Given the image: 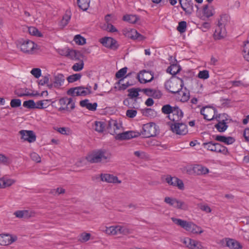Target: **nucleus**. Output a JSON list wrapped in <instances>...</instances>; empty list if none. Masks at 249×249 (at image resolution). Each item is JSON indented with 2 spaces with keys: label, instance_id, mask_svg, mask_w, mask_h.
Returning <instances> with one entry per match:
<instances>
[{
  "label": "nucleus",
  "instance_id": "nucleus-1",
  "mask_svg": "<svg viewBox=\"0 0 249 249\" xmlns=\"http://www.w3.org/2000/svg\"><path fill=\"white\" fill-rule=\"evenodd\" d=\"M75 100L72 97L64 96L52 102V106L58 112L70 113L75 108Z\"/></svg>",
  "mask_w": 249,
  "mask_h": 249
},
{
  "label": "nucleus",
  "instance_id": "nucleus-2",
  "mask_svg": "<svg viewBox=\"0 0 249 249\" xmlns=\"http://www.w3.org/2000/svg\"><path fill=\"white\" fill-rule=\"evenodd\" d=\"M17 46L22 53L27 54H34L38 50V45L29 39L18 41Z\"/></svg>",
  "mask_w": 249,
  "mask_h": 249
},
{
  "label": "nucleus",
  "instance_id": "nucleus-3",
  "mask_svg": "<svg viewBox=\"0 0 249 249\" xmlns=\"http://www.w3.org/2000/svg\"><path fill=\"white\" fill-rule=\"evenodd\" d=\"M111 157V154L108 152L98 151L88 155L86 159L90 162L97 163L102 161L105 162L109 161Z\"/></svg>",
  "mask_w": 249,
  "mask_h": 249
},
{
  "label": "nucleus",
  "instance_id": "nucleus-4",
  "mask_svg": "<svg viewBox=\"0 0 249 249\" xmlns=\"http://www.w3.org/2000/svg\"><path fill=\"white\" fill-rule=\"evenodd\" d=\"M183 86V80L178 77H174L167 81L165 83L167 90L172 93H177L182 89Z\"/></svg>",
  "mask_w": 249,
  "mask_h": 249
},
{
  "label": "nucleus",
  "instance_id": "nucleus-5",
  "mask_svg": "<svg viewBox=\"0 0 249 249\" xmlns=\"http://www.w3.org/2000/svg\"><path fill=\"white\" fill-rule=\"evenodd\" d=\"M203 145L207 150L214 152L216 153H220L224 155H227L229 154L227 148L219 143H214L210 142L203 143Z\"/></svg>",
  "mask_w": 249,
  "mask_h": 249
},
{
  "label": "nucleus",
  "instance_id": "nucleus-6",
  "mask_svg": "<svg viewBox=\"0 0 249 249\" xmlns=\"http://www.w3.org/2000/svg\"><path fill=\"white\" fill-rule=\"evenodd\" d=\"M164 201L169 206L177 209L186 211L188 209V205L185 202L175 197L166 196Z\"/></svg>",
  "mask_w": 249,
  "mask_h": 249
},
{
  "label": "nucleus",
  "instance_id": "nucleus-7",
  "mask_svg": "<svg viewBox=\"0 0 249 249\" xmlns=\"http://www.w3.org/2000/svg\"><path fill=\"white\" fill-rule=\"evenodd\" d=\"M91 93V87H77L70 89L67 91V94L72 96H85Z\"/></svg>",
  "mask_w": 249,
  "mask_h": 249
},
{
  "label": "nucleus",
  "instance_id": "nucleus-8",
  "mask_svg": "<svg viewBox=\"0 0 249 249\" xmlns=\"http://www.w3.org/2000/svg\"><path fill=\"white\" fill-rule=\"evenodd\" d=\"M103 231L108 235H115L118 234L126 233L128 232V229L122 225H114L106 226V229Z\"/></svg>",
  "mask_w": 249,
  "mask_h": 249
},
{
  "label": "nucleus",
  "instance_id": "nucleus-9",
  "mask_svg": "<svg viewBox=\"0 0 249 249\" xmlns=\"http://www.w3.org/2000/svg\"><path fill=\"white\" fill-rule=\"evenodd\" d=\"M158 126L154 123L144 124L142 126V134L145 137H153L156 135Z\"/></svg>",
  "mask_w": 249,
  "mask_h": 249
},
{
  "label": "nucleus",
  "instance_id": "nucleus-10",
  "mask_svg": "<svg viewBox=\"0 0 249 249\" xmlns=\"http://www.w3.org/2000/svg\"><path fill=\"white\" fill-rule=\"evenodd\" d=\"M123 34L125 37L132 40L142 41L145 39V36L139 33L137 31L134 29L124 28L123 30Z\"/></svg>",
  "mask_w": 249,
  "mask_h": 249
},
{
  "label": "nucleus",
  "instance_id": "nucleus-11",
  "mask_svg": "<svg viewBox=\"0 0 249 249\" xmlns=\"http://www.w3.org/2000/svg\"><path fill=\"white\" fill-rule=\"evenodd\" d=\"M181 242L186 247L189 249H206L203 246L201 242L189 237L183 238L181 239Z\"/></svg>",
  "mask_w": 249,
  "mask_h": 249
},
{
  "label": "nucleus",
  "instance_id": "nucleus-12",
  "mask_svg": "<svg viewBox=\"0 0 249 249\" xmlns=\"http://www.w3.org/2000/svg\"><path fill=\"white\" fill-rule=\"evenodd\" d=\"M107 129L111 135H117L123 131L122 123L115 120H110L108 122Z\"/></svg>",
  "mask_w": 249,
  "mask_h": 249
},
{
  "label": "nucleus",
  "instance_id": "nucleus-13",
  "mask_svg": "<svg viewBox=\"0 0 249 249\" xmlns=\"http://www.w3.org/2000/svg\"><path fill=\"white\" fill-rule=\"evenodd\" d=\"M165 180L169 185L176 187L180 190L184 189V185L182 180L177 177L167 175L165 176Z\"/></svg>",
  "mask_w": 249,
  "mask_h": 249
},
{
  "label": "nucleus",
  "instance_id": "nucleus-14",
  "mask_svg": "<svg viewBox=\"0 0 249 249\" xmlns=\"http://www.w3.org/2000/svg\"><path fill=\"white\" fill-rule=\"evenodd\" d=\"M171 129L173 132L178 135H184L188 132L187 126L183 123H175L171 125Z\"/></svg>",
  "mask_w": 249,
  "mask_h": 249
},
{
  "label": "nucleus",
  "instance_id": "nucleus-15",
  "mask_svg": "<svg viewBox=\"0 0 249 249\" xmlns=\"http://www.w3.org/2000/svg\"><path fill=\"white\" fill-rule=\"evenodd\" d=\"M137 78L141 83L145 84L151 82L154 78V75L151 72L143 70L137 74Z\"/></svg>",
  "mask_w": 249,
  "mask_h": 249
},
{
  "label": "nucleus",
  "instance_id": "nucleus-16",
  "mask_svg": "<svg viewBox=\"0 0 249 249\" xmlns=\"http://www.w3.org/2000/svg\"><path fill=\"white\" fill-rule=\"evenodd\" d=\"M19 133L21 135V139L23 141L32 143L36 141V135L32 130H21Z\"/></svg>",
  "mask_w": 249,
  "mask_h": 249
},
{
  "label": "nucleus",
  "instance_id": "nucleus-17",
  "mask_svg": "<svg viewBox=\"0 0 249 249\" xmlns=\"http://www.w3.org/2000/svg\"><path fill=\"white\" fill-rule=\"evenodd\" d=\"M17 240L16 235L8 233L0 234V245L7 246L11 244Z\"/></svg>",
  "mask_w": 249,
  "mask_h": 249
},
{
  "label": "nucleus",
  "instance_id": "nucleus-18",
  "mask_svg": "<svg viewBox=\"0 0 249 249\" xmlns=\"http://www.w3.org/2000/svg\"><path fill=\"white\" fill-rule=\"evenodd\" d=\"M99 42L105 47L115 50L118 48L117 41L111 37H104L99 40Z\"/></svg>",
  "mask_w": 249,
  "mask_h": 249
},
{
  "label": "nucleus",
  "instance_id": "nucleus-19",
  "mask_svg": "<svg viewBox=\"0 0 249 249\" xmlns=\"http://www.w3.org/2000/svg\"><path fill=\"white\" fill-rule=\"evenodd\" d=\"M216 109L213 107H203L200 111L201 114H202L204 119L208 121H210L214 118Z\"/></svg>",
  "mask_w": 249,
  "mask_h": 249
},
{
  "label": "nucleus",
  "instance_id": "nucleus-20",
  "mask_svg": "<svg viewBox=\"0 0 249 249\" xmlns=\"http://www.w3.org/2000/svg\"><path fill=\"white\" fill-rule=\"evenodd\" d=\"M101 180L108 183L120 184L122 181L118 178L112 174L105 173L100 175Z\"/></svg>",
  "mask_w": 249,
  "mask_h": 249
},
{
  "label": "nucleus",
  "instance_id": "nucleus-21",
  "mask_svg": "<svg viewBox=\"0 0 249 249\" xmlns=\"http://www.w3.org/2000/svg\"><path fill=\"white\" fill-rule=\"evenodd\" d=\"M171 220L175 224L180 226L181 228H183L189 232L191 231L192 226L194 224V223L192 222H188L175 217H172Z\"/></svg>",
  "mask_w": 249,
  "mask_h": 249
},
{
  "label": "nucleus",
  "instance_id": "nucleus-22",
  "mask_svg": "<svg viewBox=\"0 0 249 249\" xmlns=\"http://www.w3.org/2000/svg\"><path fill=\"white\" fill-rule=\"evenodd\" d=\"M140 135L139 132L135 131H126L124 132H121L116 135L115 138L118 140H123L130 139L133 138L137 137Z\"/></svg>",
  "mask_w": 249,
  "mask_h": 249
},
{
  "label": "nucleus",
  "instance_id": "nucleus-23",
  "mask_svg": "<svg viewBox=\"0 0 249 249\" xmlns=\"http://www.w3.org/2000/svg\"><path fill=\"white\" fill-rule=\"evenodd\" d=\"M226 35V29L222 26L220 21H218V27L216 28L213 34V37L215 40H220L223 38Z\"/></svg>",
  "mask_w": 249,
  "mask_h": 249
},
{
  "label": "nucleus",
  "instance_id": "nucleus-24",
  "mask_svg": "<svg viewBox=\"0 0 249 249\" xmlns=\"http://www.w3.org/2000/svg\"><path fill=\"white\" fill-rule=\"evenodd\" d=\"M183 117V112L177 107H175L171 114L168 116L169 119L173 122H178Z\"/></svg>",
  "mask_w": 249,
  "mask_h": 249
},
{
  "label": "nucleus",
  "instance_id": "nucleus-25",
  "mask_svg": "<svg viewBox=\"0 0 249 249\" xmlns=\"http://www.w3.org/2000/svg\"><path fill=\"white\" fill-rule=\"evenodd\" d=\"M226 243V247L230 249H241L242 246L237 240L230 238H225L223 240Z\"/></svg>",
  "mask_w": 249,
  "mask_h": 249
},
{
  "label": "nucleus",
  "instance_id": "nucleus-26",
  "mask_svg": "<svg viewBox=\"0 0 249 249\" xmlns=\"http://www.w3.org/2000/svg\"><path fill=\"white\" fill-rule=\"evenodd\" d=\"M214 9L212 6L209 5H204L202 10V15L201 18L205 19L206 18H209L214 15Z\"/></svg>",
  "mask_w": 249,
  "mask_h": 249
},
{
  "label": "nucleus",
  "instance_id": "nucleus-27",
  "mask_svg": "<svg viewBox=\"0 0 249 249\" xmlns=\"http://www.w3.org/2000/svg\"><path fill=\"white\" fill-rule=\"evenodd\" d=\"M178 1L184 11L186 13H191L193 7L192 0H178Z\"/></svg>",
  "mask_w": 249,
  "mask_h": 249
},
{
  "label": "nucleus",
  "instance_id": "nucleus-28",
  "mask_svg": "<svg viewBox=\"0 0 249 249\" xmlns=\"http://www.w3.org/2000/svg\"><path fill=\"white\" fill-rule=\"evenodd\" d=\"M14 215L18 218H28L31 216V212L28 210H18L14 212Z\"/></svg>",
  "mask_w": 249,
  "mask_h": 249
},
{
  "label": "nucleus",
  "instance_id": "nucleus-29",
  "mask_svg": "<svg viewBox=\"0 0 249 249\" xmlns=\"http://www.w3.org/2000/svg\"><path fill=\"white\" fill-rule=\"evenodd\" d=\"M227 124V119L219 121L218 123L215 125V127L219 132H224L228 128Z\"/></svg>",
  "mask_w": 249,
  "mask_h": 249
},
{
  "label": "nucleus",
  "instance_id": "nucleus-30",
  "mask_svg": "<svg viewBox=\"0 0 249 249\" xmlns=\"http://www.w3.org/2000/svg\"><path fill=\"white\" fill-rule=\"evenodd\" d=\"M242 54L244 59L249 63V41L244 42L242 49Z\"/></svg>",
  "mask_w": 249,
  "mask_h": 249
},
{
  "label": "nucleus",
  "instance_id": "nucleus-31",
  "mask_svg": "<svg viewBox=\"0 0 249 249\" xmlns=\"http://www.w3.org/2000/svg\"><path fill=\"white\" fill-rule=\"evenodd\" d=\"M181 70L180 66L177 64H174L169 66L167 69V72L172 75L177 74Z\"/></svg>",
  "mask_w": 249,
  "mask_h": 249
},
{
  "label": "nucleus",
  "instance_id": "nucleus-32",
  "mask_svg": "<svg viewBox=\"0 0 249 249\" xmlns=\"http://www.w3.org/2000/svg\"><path fill=\"white\" fill-rule=\"evenodd\" d=\"M193 170L197 175L206 174L209 172V169L201 165H196L194 167Z\"/></svg>",
  "mask_w": 249,
  "mask_h": 249
},
{
  "label": "nucleus",
  "instance_id": "nucleus-33",
  "mask_svg": "<svg viewBox=\"0 0 249 249\" xmlns=\"http://www.w3.org/2000/svg\"><path fill=\"white\" fill-rule=\"evenodd\" d=\"M50 100H42L36 102V108L44 109L50 106Z\"/></svg>",
  "mask_w": 249,
  "mask_h": 249
},
{
  "label": "nucleus",
  "instance_id": "nucleus-34",
  "mask_svg": "<svg viewBox=\"0 0 249 249\" xmlns=\"http://www.w3.org/2000/svg\"><path fill=\"white\" fill-rule=\"evenodd\" d=\"M65 81L64 76L62 74H57L54 77V85L55 87H59L63 85Z\"/></svg>",
  "mask_w": 249,
  "mask_h": 249
},
{
  "label": "nucleus",
  "instance_id": "nucleus-35",
  "mask_svg": "<svg viewBox=\"0 0 249 249\" xmlns=\"http://www.w3.org/2000/svg\"><path fill=\"white\" fill-rule=\"evenodd\" d=\"M77 3L79 8L86 11L89 6L90 0H77Z\"/></svg>",
  "mask_w": 249,
  "mask_h": 249
},
{
  "label": "nucleus",
  "instance_id": "nucleus-36",
  "mask_svg": "<svg viewBox=\"0 0 249 249\" xmlns=\"http://www.w3.org/2000/svg\"><path fill=\"white\" fill-rule=\"evenodd\" d=\"M123 19L124 21L130 23H135L138 20V18L137 16L134 15H126L123 17Z\"/></svg>",
  "mask_w": 249,
  "mask_h": 249
},
{
  "label": "nucleus",
  "instance_id": "nucleus-37",
  "mask_svg": "<svg viewBox=\"0 0 249 249\" xmlns=\"http://www.w3.org/2000/svg\"><path fill=\"white\" fill-rule=\"evenodd\" d=\"M2 179L3 188L11 186L16 182L15 179L10 178L8 177H3L2 178Z\"/></svg>",
  "mask_w": 249,
  "mask_h": 249
},
{
  "label": "nucleus",
  "instance_id": "nucleus-38",
  "mask_svg": "<svg viewBox=\"0 0 249 249\" xmlns=\"http://www.w3.org/2000/svg\"><path fill=\"white\" fill-rule=\"evenodd\" d=\"M71 18V15L70 12H67L63 16V18L60 22V25L62 27L66 26Z\"/></svg>",
  "mask_w": 249,
  "mask_h": 249
},
{
  "label": "nucleus",
  "instance_id": "nucleus-39",
  "mask_svg": "<svg viewBox=\"0 0 249 249\" xmlns=\"http://www.w3.org/2000/svg\"><path fill=\"white\" fill-rule=\"evenodd\" d=\"M73 40L76 44L79 45H83L86 43V39L80 35L75 36Z\"/></svg>",
  "mask_w": 249,
  "mask_h": 249
},
{
  "label": "nucleus",
  "instance_id": "nucleus-40",
  "mask_svg": "<svg viewBox=\"0 0 249 249\" xmlns=\"http://www.w3.org/2000/svg\"><path fill=\"white\" fill-rule=\"evenodd\" d=\"M105 128V125L104 122L101 121H96L94 124V129L96 131L102 132Z\"/></svg>",
  "mask_w": 249,
  "mask_h": 249
},
{
  "label": "nucleus",
  "instance_id": "nucleus-41",
  "mask_svg": "<svg viewBox=\"0 0 249 249\" xmlns=\"http://www.w3.org/2000/svg\"><path fill=\"white\" fill-rule=\"evenodd\" d=\"M203 232V230L202 228L194 223L191 227L190 232L193 234H200Z\"/></svg>",
  "mask_w": 249,
  "mask_h": 249
},
{
  "label": "nucleus",
  "instance_id": "nucleus-42",
  "mask_svg": "<svg viewBox=\"0 0 249 249\" xmlns=\"http://www.w3.org/2000/svg\"><path fill=\"white\" fill-rule=\"evenodd\" d=\"M81 76L82 75L80 73H75L69 76L67 80L69 83H73L79 80Z\"/></svg>",
  "mask_w": 249,
  "mask_h": 249
},
{
  "label": "nucleus",
  "instance_id": "nucleus-43",
  "mask_svg": "<svg viewBox=\"0 0 249 249\" xmlns=\"http://www.w3.org/2000/svg\"><path fill=\"white\" fill-rule=\"evenodd\" d=\"M15 93L19 97L27 96L30 94L27 89H18L15 91Z\"/></svg>",
  "mask_w": 249,
  "mask_h": 249
},
{
  "label": "nucleus",
  "instance_id": "nucleus-44",
  "mask_svg": "<svg viewBox=\"0 0 249 249\" xmlns=\"http://www.w3.org/2000/svg\"><path fill=\"white\" fill-rule=\"evenodd\" d=\"M124 79H121L119 81L116 83L115 88H118L119 89H126L129 86V84L128 83H126V84H123Z\"/></svg>",
  "mask_w": 249,
  "mask_h": 249
},
{
  "label": "nucleus",
  "instance_id": "nucleus-45",
  "mask_svg": "<svg viewBox=\"0 0 249 249\" xmlns=\"http://www.w3.org/2000/svg\"><path fill=\"white\" fill-rule=\"evenodd\" d=\"M174 107H171L170 105L163 106L161 108L162 112L165 114H168V117L171 114Z\"/></svg>",
  "mask_w": 249,
  "mask_h": 249
},
{
  "label": "nucleus",
  "instance_id": "nucleus-46",
  "mask_svg": "<svg viewBox=\"0 0 249 249\" xmlns=\"http://www.w3.org/2000/svg\"><path fill=\"white\" fill-rule=\"evenodd\" d=\"M179 92V94L181 96L180 97V101L182 102H185L187 101L190 97V93L189 91H180L178 92Z\"/></svg>",
  "mask_w": 249,
  "mask_h": 249
},
{
  "label": "nucleus",
  "instance_id": "nucleus-47",
  "mask_svg": "<svg viewBox=\"0 0 249 249\" xmlns=\"http://www.w3.org/2000/svg\"><path fill=\"white\" fill-rule=\"evenodd\" d=\"M36 102H35L33 100H32L25 101L23 103V106L24 107L30 109L36 108Z\"/></svg>",
  "mask_w": 249,
  "mask_h": 249
},
{
  "label": "nucleus",
  "instance_id": "nucleus-48",
  "mask_svg": "<svg viewBox=\"0 0 249 249\" xmlns=\"http://www.w3.org/2000/svg\"><path fill=\"white\" fill-rule=\"evenodd\" d=\"M28 32L29 34L31 35L36 36H41V33L38 30L37 28L35 27H30L28 28Z\"/></svg>",
  "mask_w": 249,
  "mask_h": 249
},
{
  "label": "nucleus",
  "instance_id": "nucleus-49",
  "mask_svg": "<svg viewBox=\"0 0 249 249\" xmlns=\"http://www.w3.org/2000/svg\"><path fill=\"white\" fill-rule=\"evenodd\" d=\"M209 72L207 70H203L199 71L197 77L202 79H207L209 78Z\"/></svg>",
  "mask_w": 249,
  "mask_h": 249
},
{
  "label": "nucleus",
  "instance_id": "nucleus-50",
  "mask_svg": "<svg viewBox=\"0 0 249 249\" xmlns=\"http://www.w3.org/2000/svg\"><path fill=\"white\" fill-rule=\"evenodd\" d=\"M84 62L83 61L79 63H75L72 67V69L75 71H81L84 68Z\"/></svg>",
  "mask_w": 249,
  "mask_h": 249
},
{
  "label": "nucleus",
  "instance_id": "nucleus-51",
  "mask_svg": "<svg viewBox=\"0 0 249 249\" xmlns=\"http://www.w3.org/2000/svg\"><path fill=\"white\" fill-rule=\"evenodd\" d=\"M186 26L187 24L186 21H180L178 23V26L177 27V30L180 33H183L185 32Z\"/></svg>",
  "mask_w": 249,
  "mask_h": 249
},
{
  "label": "nucleus",
  "instance_id": "nucleus-52",
  "mask_svg": "<svg viewBox=\"0 0 249 249\" xmlns=\"http://www.w3.org/2000/svg\"><path fill=\"white\" fill-rule=\"evenodd\" d=\"M127 70V68L126 67H124L123 68L121 69L116 73V77L117 78H121L123 77L124 75L126 73Z\"/></svg>",
  "mask_w": 249,
  "mask_h": 249
},
{
  "label": "nucleus",
  "instance_id": "nucleus-53",
  "mask_svg": "<svg viewBox=\"0 0 249 249\" xmlns=\"http://www.w3.org/2000/svg\"><path fill=\"white\" fill-rule=\"evenodd\" d=\"M139 90L137 89H131L128 90V96L131 98L137 97L139 94Z\"/></svg>",
  "mask_w": 249,
  "mask_h": 249
},
{
  "label": "nucleus",
  "instance_id": "nucleus-54",
  "mask_svg": "<svg viewBox=\"0 0 249 249\" xmlns=\"http://www.w3.org/2000/svg\"><path fill=\"white\" fill-rule=\"evenodd\" d=\"M90 236V233L83 232L81 234L79 240L82 242H86L89 240Z\"/></svg>",
  "mask_w": 249,
  "mask_h": 249
},
{
  "label": "nucleus",
  "instance_id": "nucleus-55",
  "mask_svg": "<svg viewBox=\"0 0 249 249\" xmlns=\"http://www.w3.org/2000/svg\"><path fill=\"white\" fill-rule=\"evenodd\" d=\"M10 162L11 161L8 157L3 154H0V163L5 165H8Z\"/></svg>",
  "mask_w": 249,
  "mask_h": 249
},
{
  "label": "nucleus",
  "instance_id": "nucleus-56",
  "mask_svg": "<svg viewBox=\"0 0 249 249\" xmlns=\"http://www.w3.org/2000/svg\"><path fill=\"white\" fill-rule=\"evenodd\" d=\"M21 101L19 99H14L11 100L10 102V106L12 107H18L21 106Z\"/></svg>",
  "mask_w": 249,
  "mask_h": 249
},
{
  "label": "nucleus",
  "instance_id": "nucleus-57",
  "mask_svg": "<svg viewBox=\"0 0 249 249\" xmlns=\"http://www.w3.org/2000/svg\"><path fill=\"white\" fill-rule=\"evenodd\" d=\"M31 73L36 78H38L41 75V71L39 68H34L31 70Z\"/></svg>",
  "mask_w": 249,
  "mask_h": 249
},
{
  "label": "nucleus",
  "instance_id": "nucleus-58",
  "mask_svg": "<svg viewBox=\"0 0 249 249\" xmlns=\"http://www.w3.org/2000/svg\"><path fill=\"white\" fill-rule=\"evenodd\" d=\"M30 157L33 160L36 162H40L41 161V157L36 152L31 153L30 154Z\"/></svg>",
  "mask_w": 249,
  "mask_h": 249
},
{
  "label": "nucleus",
  "instance_id": "nucleus-59",
  "mask_svg": "<svg viewBox=\"0 0 249 249\" xmlns=\"http://www.w3.org/2000/svg\"><path fill=\"white\" fill-rule=\"evenodd\" d=\"M49 75L42 76V78L40 80H39L38 82V84L41 86L47 84L49 83Z\"/></svg>",
  "mask_w": 249,
  "mask_h": 249
},
{
  "label": "nucleus",
  "instance_id": "nucleus-60",
  "mask_svg": "<svg viewBox=\"0 0 249 249\" xmlns=\"http://www.w3.org/2000/svg\"><path fill=\"white\" fill-rule=\"evenodd\" d=\"M137 114L136 110L134 109H128L126 112V115L130 118H134Z\"/></svg>",
  "mask_w": 249,
  "mask_h": 249
},
{
  "label": "nucleus",
  "instance_id": "nucleus-61",
  "mask_svg": "<svg viewBox=\"0 0 249 249\" xmlns=\"http://www.w3.org/2000/svg\"><path fill=\"white\" fill-rule=\"evenodd\" d=\"M229 15L226 14H222L220 16V18L218 21H220L222 23V26L228 20Z\"/></svg>",
  "mask_w": 249,
  "mask_h": 249
},
{
  "label": "nucleus",
  "instance_id": "nucleus-62",
  "mask_svg": "<svg viewBox=\"0 0 249 249\" xmlns=\"http://www.w3.org/2000/svg\"><path fill=\"white\" fill-rule=\"evenodd\" d=\"M106 30L109 32L114 33L118 31L117 29L111 24L107 23Z\"/></svg>",
  "mask_w": 249,
  "mask_h": 249
},
{
  "label": "nucleus",
  "instance_id": "nucleus-63",
  "mask_svg": "<svg viewBox=\"0 0 249 249\" xmlns=\"http://www.w3.org/2000/svg\"><path fill=\"white\" fill-rule=\"evenodd\" d=\"M200 209L207 213H210L212 211L211 208L207 205H201L200 206Z\"/></svg>",
  "mask_w": 249,
  "mask_h": 249
},
{
  "label": "nucleus",
  "instance_id": "nucleus-64",
  "mask_svg": "<svg viewBox=\"0 0 249 249\" xmlns=\"http://www.w3.org/2000/svg\"><path fill=\"white\" fill-rule=\"evenodd\" d=\"M97 107V104L96 103H94L93 104L89 103L87 108L89 110L95 111L96 110Z\"/></svg>",
  "mask_w": 249,
  "mask_h": 249
}]
</instances>
